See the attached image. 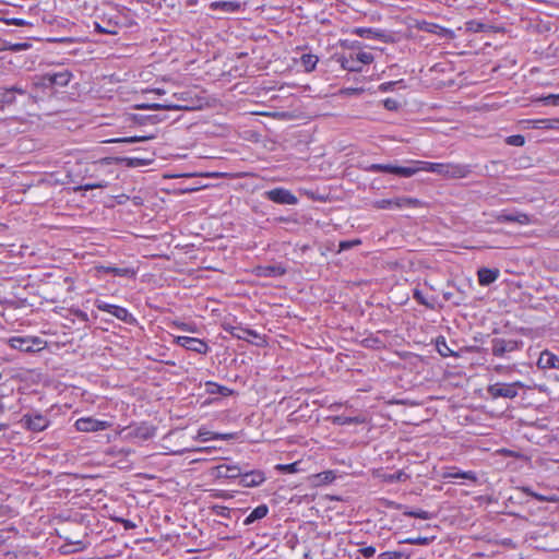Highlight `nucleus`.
I'll list each match as a JSON object with an SVG mask.
<instances>
[{"mask_svg": "<svg viewBox=\"0 0 559 559\" xmlns=\"http://www.w3.org/2000/svg\"><path fill=\"white\" fill-rule=\"evenodd\" d=\"M81 316H82L83 318H86V313H84V312H81Z\"/></svg>", "mask_w": 559, "mask_h": 559, "instance_id": "obj_63", "label": "nucleus"}, {"mask_svg": "<svg viewBox=\"0 0 559 559\" xmlns=\"http://www.w3.org/2000/svg\"><path fill=\"white\" fill-rule=\"evenodd\" d=\"M28 47V44H15L13 47H12V50L14 51H20L22 49H26Z\"/></svg>", "mask_w": 559, "mask_h": 559, "instance_id": "obj_54", "label": "nucleus"}, {"mask_svg": "<svg viewBox=\"0 0 559 559\" xmlns=\"http://www.w3.org/2000/svg\"><path fill=\"white\" fill-rule=\"evenodd\" d=\"M356 34L365 38H372L380 35L379 33L372 31L371 28H358L356 31Z\"/></svg>", "mask_w": 559, "mask_h": 559, "instance_id": "obj_44", "label": "nucleus"}, {"mask_svg": "<svg viewBox=\"0 0 559 559\" xmlns=\"http://www.w3.org/2000/svg\"><path fill=\"white\" fill-rule=\"evenodd\" d=\"M199 100L194 99L191 92L183 91L175 93L171 100H165L164 105H171L176 107H165V110H192L195 109Z\"/></svg>", "mask_w": 559, "mask_h": 559, "instance_id": "obj_2", "label": "nucleus"}, {"mask_svg": "<svg viewBox=\"0 0 559 559\" xmlns=\"http://www.w3.org/2000/svg\"><path fill=\"white\" fill-rule=\"evenodd\" d=\"M383 106L388 110L395 111L400 108V103L394 98H386L383 100Z\"/></svg>", "mask_w": 559, "mask_h": 559, "instance_id": "obj_45", "label": "nucleus"}, {"mask_svg": "<svg viewBox=\"0 0 559 559\" xmlns=\"http://www.w3.org/2000/svg\"><path fill=\"white\" fill-rule=\"evenodd\" d=\"M365 421L364 418L361 417H349V416H344V415H340V416H335L333 418V423L334 424H337V425H350V424H362Z\"/></svg>", "mask_w": 559, "mask_h": 559, "instance_id": "obj_28", "label": "nucleus"}, {"mask_svg": "<svg viewBox=\"0 0 559 559\" xmlns=\"http://www.w3.org/2000/svg\"><path fill=\"white\" fill-rule=\"evenodd\" d=\"M211 511L213 514L222 518H229L230 516V509L225 506H213L211 508Z\"/></svg>", "mask_w": 559, "mask_h": 559, "instance_id": "obj_37", "label": "nucleus"}, {"mask_svg": "<svg viewBox=\"0 0 559 559\" xmlns=\"http://www.w3.org/2000/svg\"><path fill=\"white\" fill-rule=\"evenodd\" d=\"M499 223H516L520 225H528L534 223V219L528 214L516 212V213H503L497 217Z\"/></svg>", "mask_w": 559, "mask_h": 559, "instance_id": "obj_16", "label": "nucleus"}, {"mask_svg": "<svg viewBox=\"0 0 559 559\" xmlns=\"http://www.w3.org/2000/svg\"><path fill=\"white\" fill-rule=\"evenodd\" d=\"M106 185H103V183H94V182H91V183H86L84 186H81L80 188H78L79 190H93V189H98V188H104Z\"/></svg>", "mask_w": 559, "mask_h": 559, "instance_id": "obj_49", "label": "nucleus"}, {"mask_svg": "<svg viewBox=\"0 0 559 559\" xmlns=\"http://www.w3.org/2000/svg\"><path fill=\"white\" fill-rule=\"evenodd\" d=\"M413 298L420 305L429 308V309H433L435 306L433 304L429 302L428 299L424 296V294L421 293V290L419 289H415L414 293H413Z\"/></svg>", "mask_w": 559, "mask_h": 559, "instance_id": "obj_34", "label": "nucleus"}, {"mask_svg": "<svg viewBox=\"0 0 559 559\" xmlns=\"http://www.w3.org/2000/svg\"><path fill=\"white\" fill-rule=\"evenodd\" d=\"M507 144L512 146H523L525 143V139L521 134L510 135L506 140Z\"/></svg>", "mask_w": 559, "mask_h": 559, "instance_id": "obj_40", "label": "nucleus"}, {"mask_svg": "<svg viewBox=\"0 0 559 559\" xmlns=\"http://www.w3.org/2000/svg\"><path fill=\"white\" fill-rule=\"evenodd\" d=\"M3 21L8 25H15V26H27V25H31L29 22H27V21H25L23 19H16V17L4 19Z\"/></svg>", "mask_w": 559, "mask_h": 559, "instance_id": "obj_46", "label": "nucleus"}, {"mask_svg": "<svg viewBox=\"0 0 559 559\" xmlns=\"http://www.w3.org/2000/svg\"><path fill=\"white\" fill-rule=\"evenodd\" d=\"M175 343L198 354H206L210 349L209 345L203 340L190 336H177Z\"/></svg>", "mask_w": 559, "mask_h": 559, "instance_id": "obj_9", "label": "nucleus"}, {"mask_svg": "<svg viewBox=\"0 0 559 559\" xmlns=\"http://www.w3.org/2000/svg\"><path fill=\"white\" fill-rule=\"evenodd\" d=\"M491 352L496 357H504L508 353L519 350L523 342L514 338L495 337L491 340Z\"/></svg>", "mask_w": 559, "mask_h": 559, "instance_id": "obj_5", "label": "nucleus"}, {"mask_svg": "<svg viewBox=\"0 0 559 559\" xmlns=\"http://www.w3.org/2000/svg\"><path fill=\"white\" fill-rule=\"evenodd\" d=\"M215 5L222 8L226 12H234L240 7L239 3L233 1L217 2Z\"/></svg>", "mask_w": 559, "mask_h": 559, "instance_id": "obj_38", "label": "nucleus"}, {"mask_svg": "<svg viewBox=\"0 0 559 559\" xmlns=\"http://www.w3.org/2000/svg\"><path fill=\"white\" fill-rule=\"evenodd\" d=\"M179 328H180L181 330H183V331H191V332H193V331H194V330H193L189 324H187V323H181V324L179 325Z\"/></svg>", "mask_w": 559, "mask_h": 559, "instance_id": "obj_56", "label": "nucleus"}, {"mask_svg": "<svg viewBox=\"0 0 559 559\" xmlns=\"http://www.w3.org/2000/svg\"><path fill=\"white\" fill-rule=\"evenodd\" d=\"M355 55L361 68L364 64H369L374 60L373 55L370 52L359 51L356 52Z\"/></svg>", "mask_w": 559, "mask_h": 559, "instance_id": "obj_36", "label": "nucleus"}, {"mask_svg": "<svg viewBox=\"0 0 559 559\" xmlns=\"http://www.w3.org/2000/svg\"><path fill=\"white\" fill-rule=\"evenodd\" d=\"M67 40H69V38H52V39H50V41H52V43H62V41H67Z\"/></svg>", "mask_w": 559, "mask_h": 559, "instance_id": "obj_57", "label": "nucleus"}, {"mask_svg": "<svg viewBox=\"0 0 559 559\" xmlns=\"http://www.w3.org/2000/svg\"><path fill=\"white\" fill-rule=\"evenodd\" d=\"M239 484L242 487H258L265 480V475L261 471H248L241 468Z\"/></svg>", "mask_w": 559, "mask_h": 559, "instance_id": "obj_13", "label": "nucleus"}, {"mask_svg": "<svg viewBox=\"0 0 559 559\" xmlns=\"http://www.w3.org/2000/svg\"><path fill=\"white\" fill-rule=\"evenodd\" d=\"M435 537H409L400 542V544H409V545H429Z\"/></svg>", "mask_w": 559, "mask_h": 559, "instance_id": "obj_31", "label": "nucleus"}, {"mask_svg": "<svg viewBox=\"0 0 559 559\" xmlns=\"http://www.w3.org/2000/svg\"><path fill=\"white\" fill-rule=\"evenodd\" d=\"M154 139V135H139L111 140L112 143H135Z\"/></svg>", "mask_w": 559, "mask_h": 559, "instance_id": "obj_30", "label": "nucleus"}, {"mask_svg": "<svg viewBox=\"0 0 559 559\" xmlns=\"http://www.w3.org/2000/svg\"><path fill=\"white\" fill-rule=\"evenodd\" d=\"M413 169L418 171H429L438 174L445 178H465L469 174V168L462 164L452 163H430L424 160H412Z\"/></svg>", "mask_w": 559, "mask_h": 559, "instance_id": "obj_1", "label": "nucleus"}, {"mask_svg": "<svg viewBox=\"0 0 559 559\" xmlns=\"http://www.w3.org/2000/svg\"><path fill=\"white\" fill-rule=\"evenodd\" d=\"M318 61V57L312 53H304L300 57V63L307 72L314 70Z\"/></svg>", "mask_w": 559, "mask_h": 559, "instance_id": "obj_26", "label": "nucleus"}, {"mask_svg": "<svg viewBox=\"0 0 559 559\" xmlns=\"http://www.w3.org/2000/svg\"><path fill=\"white\" fill-rule=\"evenodd\" d=\"M522 491L530 497H533V493H535V491H533L530 487H523Z\"/></svg>", "mask_w": 559, "mask_h": 559, "instance_id": "obj_55", "label": "nucleus"}, {"mask_svg": "<svg viewBox=\"0 0 559 559\" xmlns=\"http://www.w3.org/2000/svg\"><path fill=\"white\" fill-rule=\"evenodd\" d=\"M165 107H173L171 105H164V103H153V104H140L136 105L139 109H151V110H165Z\"/></svg>", "mask_w": 559, "mask_h": 559, "instance_id": "obj_39", "label": "nucleus"}, {"mask_svg": "<svg viewBox=\"0 0 559 559\" xmlns=\"http://www.w3.org/2000/svg\"><path fill=\"white\" fill-rule=\"evenodd\" d=\"M337 62L341 64V67L344 70L350 71V72H360L361 67L357 60V57L354 52H350L349 55L340 56L337 57Z\"/></svg>", "mask_w": 559, "mask_h": 559, "instance_id": "obj_20", "label": "nucleus"}, {"mask_svg": "<svg viewBox=\"0 0 559 559\" xmlns=\"http://www.w3.org/2000/svg\"><path fill=\"white\" fill-rule=\"evenodd\" d=\"M9 344L14 349H19L22 352H31L33 350V345H39L40 341L38 338L14 336L9 340Z\"/></svg>", "mask_w": 559, "mask_h": 559, "instance_id": "obj_18", "label": "nucleus"}, {"mask_svg": "<svg viewBox=\"0 0 559 559\" xmlns=\"http://www.w3.org/2000/svg\"><path fill=\"white\" fill-rule=\"evenodd\" d=\"M234 438V433H215L212 439L230 440Z\"/></svg>", "mask_w": 559, "mask_h": 559, "instance_id": "obj_52", "label": "nucleus"}, {"mask_svg": "<svg viewBox=\"0 0 559 559\" xmlns=\"http://www.w3.org/2000/svg\"><path fill=\"white\" fill-rule=\"evenodd\" d=\"M96 29L102 33V34H105V33H108L105 28H103L99 24H96Z\"/></svg>", "mask_w": 559, "mask_h": 559, "instance_id": "obj_58", "label": "nucleus"}, {"mask_svg": "<svg viewBox=\"0 0 559 559\" xmlns=\"http://www.w3.org/2000/svg\"><path fill=\"white\" fill-rule=\"evenodd\" d=\"M7 426L4 424H0V431L3 430Z\"/></svg>", "mask_w": 559, "mask_h": 559, "instance_id": "obj_62", "label": "nucleus"}, {"mask_svg": "<svg viewBox=\"0 0 559 559\" xmlns=\"http://www.w3.org/2000/svg\"><path fill=\"white\" fill-rule=\"evenodd\" d=\"M110 425L108 421L94 419L92 417L80 418L75 421V428L79 431H84V432L105 430Z\"/></svg>", "mask_w": 559, "mask_h": 559, "instance_id": "obj_11", "label": "nucleus"}, {"mask_svg": "<svg viewBox=\"0 0 559 559\" xmlns=\"http://www.w3.org/2000/svg\"><path fill=\"white\" fill-rule=\"evenodd\" d=\"M229 333L233 337L243 340L255 345H262L264 343L263 337L255 331L242 326H231Z\"/></svg>", "mask_w": 559, "mask_h": 559, "instance_id": "obj_10", "label": "nucleus"}, {"mask_svg": "<svg viewBox=\"0 0 559 559\" xmlns=\"http://www.w3.org/2000/svg\"><path fill=\"white\" fill-rule=\"evenodd\" d=\"M21 423H23L26 429L35 432L45 430L49 424L48 419L41 414H25L23 415Z\"/></svg>", "mask_w": 559, "mask_h": 559, "instance_id": "obj_12", "label": "nucleus"}, {"mask_svg": "<svg viewBox=\"0 0 559 559\" xmlns=\"http://www.w3.org/2000/svg\"><path fill=\"white\" fill-rule=\"evenodd\" d=\"M358 243H360V241H359V240H354V241H342V242L340 243V248H341L342 250H345V249H349V248H350V247H353L354 245H358Z\"/></svg>", "mask_w": 559, "mask_h": 559, "instance_id": "obj_51", "label": "nucleus"}, {"mask_svg": "<svg viewBox=\"0 0 559 559\" xmlns=\"http://www.w3.org/2000/svg\"><path fill=\"white\" fill-rule=\"evenodd\" d=\"M106 273H111L116 276H124V277H132L134 276V271L129 267H114V266H107L104 267Z\"/></svg>", "mask_w": 559, "mask_h": 559, "instance_id": "obj_27", "label": "nucleus"}, {"mask_svg": "<svg viewBox=\"0 0 559 559\" xmlns=\"http://www.w3.org/2000/svg\"><path fill=\"white\" fill-rule=\"evenodd\" d=\"M128 160V165L129 166H140V165H144V160L140 159V158H135V157H131V158H127Z\"/></svg>", "mask_w": 559, "mask_h": 559, "instance_id": "obj_50", "label": "nucleus"}, {"mask_svg": "<svg viewBox=\"0 0 559 559\" xmlns=\"http://www.w3.org/2000/svg\"><path fill=\"white\" fill-rule=\"evenodd\" d=\"M36 86L39 87H52V80L50 78V73L43 74L38 78V81L35 83Z\"/></svg>", "mask_w": 559, "mask_h": 559, "instance_id": "obj_41", "label": "nucleus"}, {"mask_svg": "<svg viewBox=\"0 0 559 559\" xmlns=\"http://www.w3.org/2000/svg\"><path fill=\"white\" fill-rule=\"evenodd\" d=\"M285 269L281 265H266L259 267V275L261 276H281L285 274Z\"/></svg>", "mask_w": 559, "mask_h": 559, "instance_id": "obj_25", "label": "nucleus"}, {"mask_svg": "<svg viewBox=\"0 0 559 559\" xmlns=\"http://www.w3.org/2000/svg\"><path fill=\"white\" fill-rule=\"evenodd\" d=\"M536 102H540L546 106L559 107V94H549L547 96L537 98Z\"/></svg>", "mask_w": 559, "mask_h": 559, "instance_id": "obj_33", "label": "nucleus"}, {"mask_svg": "<svg viewBox=\"0 0 559 559\" xmlns=\"http://www.w3.org/2000/svg\"><path fill=\"white\" fill-rule=\"evenodd\" d=\"M50 78L52 80V84L58 86H67L72 78V73L68 70L50 73Z\"/></svg>", "mask_w": 559, "mask_h": 559, "instance_id": "obj_23", "label": "nucleus"}, {"mask_svg": "<svg viewBox=\"0 0 559 559\" xmlns=\"http://www.w3.org/2000/svg\"><path fill=\"white\" fill-rule=\"evenodd\" d=\"M265 197L267 200L277 203V204H287L294 205L298 202L296 195H294L289 190L284 188H275L265 192Z\"/></svg>", "mask_w": 559, "mask_h": 559, "instance_id": "obj_8", "label": "nucleus"}, {"mask_svg": "<svg viewBox=\"0 0 559 559\" xmlns=\"http://www.w3.org/2000/svg\"><path fill=\"white\" fill-rule=\"evenodd\" d=\"M421 202L415 198L401 197L395 199H382L374 202L373 206L377 209H402V207H418Z\"/></svg>", "mask_w": 559, "mask_h": 559, "instance_id": "obj_7", "label": "nucleus"}, {"mask_svg": "<svg viewBox=\"0 0 559 559\" xmlns=\"http://www.w3.org/2000/svg\"><path fill=\"white\" fill-rule=\"evenodd\" d=\"M537 367L539 369H557L559 370V357L554 353L545 349L540 353Z\"/></svg>", "mask_w": 559, "mask_h": 559, "instance_id": "obj_17", "label": "nucleus"}, {"mask_svg": "<svg viewBox=\"0 0 559 559\" xmlns=\"http://www.w3.org/2000/svg\"><path fill=\"white\" fill-rule=\"evenodd\" d=\"M437 349L439 354L443 357H449L453 355V350L448 346L444 337H440L437 340Z\"/></svg>", "mask_w": 559, "mask_h": 559, "instance_id": "obj_32", "label": "nucleus"}, {"mask_svg": "<svg viewBox=\"0 0 559 559\" xmlns=\"http://www.w3.org/2000/svg\"><path fill=\"white\" fill-rule=\"evenodd\" d=\"M499 275L500 271L498 269L481 267L477 271L478 283L481 286H489L497 281Z\"/></svg>", "mask_w": 559, "mask_h": 559, "instance_id": "obj_19", "label": "nucleus"}, {"mask_svg": "<svg viewBox=\"0 0 559 559\" xmlns=\"http://www.w3.org/2000/svg\"><path fill=\"white\" fill-rule=\"evenodd\" d=\"M444 478H463L475 483L477 480L476 474L472 471L460 472L455 467L451 472L444 474Z\"/></svg>", "mask_w": 559, "mask_h": 559, "instance_id": "obj_24", "label": "nucleus"}, {"mask_svg": "<svg viewBox=\"0 0 559 559\" xmlns=\"http://www.w3.org/2000/svg\"><path fill=\"white\" fill-rule=\"evenodd\" d=\"M404 514L406 516L421 519V520H430L432 518V514L425 510L405 511Z\"/></svg>", "mask_w": 559, "mask_h": 559, "instance_id": "obj_35", "label": "nucleus"}, {"mask_svg": "<svg viewBox=\"0 0 559 559\" xmlns=\"http://www.w3.org/2000/svg\"><path fill=\"white\" fill-rule=\"evenodd\" d=\"M524 388V385L521 382H513V383H500L497 382L495 384H490L487 388V393L491 399H514L519 394V389Z\"/></svg>", "mask_w": 559, "mask_h": 559, "instance_id": "obj_3", "label": "nucleus"}, {"mask_svg": "<svg viewBox=\"0 0 559 559\" xmlns=\"http://www.w3.org/2000/svg\"><path fill=\"white\" fill-rule=\"evenodd\" d=\"M213 475L217 478H239L241 467L238 465L221 464L213 468Z\"/></svg>", "mask_w": 559, "mask_h": 559, "instance_id": "obj_15", "label": "nucleus"}, {"mask_svg": "<svg viewBox=\"0 0 559 559\" xmlns=\"http://www.w3.org/2000/svg\"><path fill=\"white\" fill-rule=\"evenodd\" d=\"M95 307L100 311L110 313L127 324L136 323V319L123 307L111 305L100 299L95 300Z\"/></svg>", "mask_w": 559, "mask_h": 559, "instance_id": "obj_4", "label": "nucleus"}, {"mask_svg": "<svg viewBox=\"0 0 559 559\" xmlns=\"http://www.w3.org/2000/svg\"><path fill=\"white\" fill-rule=\"evenodd\" d=\"M209 386H214L215 390H211L212 393H219L224 396H227L231 393V390L226 388V386H223V385H218L216 383H213V382H209L207 383Z\"/></svg>", "mask_w": 559, "mask_h": 559, "instance_id": "obj_43", "label": "nucleus"}, {"mask_svg": "<svg viewBox=\"0 0 559 559\" xmlns=\"http://www.w3.org/2000/svg\"><path fill=\"white\" fill-rule=\"evenodd\" d=\"M25 95L26 90L20 84H15L11 87L0 86V104L10 106L15 103V95Z\"/></svg>", "mask_w": 559, "mask_h": 559, "instance_id": "obj_14", "label": "nucleus"}, {"mask_svg": "<svg viewBox=\"0 0 559 559\" xmlns=\"http://www.w3.org/2000/svg\"><path fill=\"white\" fill-rule=\"evenodd\" d=\"M395 84L396 82H385L379 86V90L382 92H388L391 91Z\"/></svg>", "mask_w": 559, "mask_h": 559, "instance_id": "obj_53", "label": "nucleus"}, {"mask_svg": "<svg viewBox=\"0 0 559 559\" xmlns=\"http://www.w3.org/2000/svg\"><path fill=\"white\" fill-rule=\"evenodd\" d=\"M276 468H277L278 471H282V472H284V473H289V474H292V473H296V472H298V471H299V468H298V463H297V462H295V463H290V464H278V465L276 466Z\"/></svg>", "mask_w": 559, "mask_h": 559, "instance_id": "obj_42", "label": "nucleus"}, {"mask_svg": "<svg viewBox=\"0 0 559 559\" xmlns=\"http://www.w3.org/2000/svg\"><path fill=\"white\" fill-rule=\"evenodd\" d=\"M368 171L370 173H388L393 174L399 177L403 178H409L417 174V169H413L412 166L403 167V166H395L391 164H371L368 168Z\"/></svg>", "mask_w": 559, "mask_h": 559, "instance_id": "obj_6", "label": "nucleus"}, {"mask_svg": "<svg viewBox=\"0 0 559 559\" xmlns=\"http://www.w3.org/2000/svg\"><path fill=\"white\" fill-rule=\"evenodd\" d=\"M533 127L535 129L559 130V118L536 119L533 120Z\"/></svg>", "mask_w": 559, "mask_h": 559, "instance_id": "obj_22", "label": "nucleus"}, {"mask_svg": "<svg viewBox=\"0 0 559 559\" xmlns=\"http://www.w3.org/2000/svg\"><path fill=\"white\" fill-rule=\"evenodd\" d=\"M533 498L539 502H556L557 501V498H555V497H548V496H544V495H540L537 492L533 493Z\"/></svg>", "mask_w": 559, "mask_h": 559, "instance_id": "obj_48", "label": "nucleus"}, {"mask_svg": "<svg viewBox=\"0 0 559 559\" xmlns=\"http://www.w3.org/2000/svg\"><path fill=\"white\" fill-rule=\"evenodd\" d=\"M269 513V508L266 504H260L245 519L243 524L250 525L253 522L265 518Z\"/></svg>", "mask_w": 559, "mask_h": 559, "instance_id": "obj_21", "label": "nucleus"}, {"mask_svg": "<svg viewBox=\"0 0 559 559\" xmlns=\"http://www.w3.org/2000/svg\"><path fill=\"white\" fill-rule=\"evenodd\" d=\"M481 29H483V24L478 23V24L476 25L475 31H481Z\"/></svg>", "mask_w": 559, "mask_h": 559, "instance_id": "obj_60", "label": "nucleus"}, {"mask_svg": "<svg viewBox=\"0 0 559 559\" xmlns=\"http://www.w3.org/2000/svg\"><path fill=\"white\" fill-rule=\"evenodd\" d=\"M443 298H444L445 300H450V299L452 298V293H444V294H443Z\"/></svg>", "mask_w": 559, "mask_h": 559, "instance_id": "obj_59", "label": "nucleus"}, {"mask_svg": "<svg viewBox=\"0 0 559 559\" xmlns=\"http://www.w3.org/2000/svg\"><path fill=\"white\" fill-rule=\"evenodd\" d=\"M124 526H126V527H129V526H133V525H132V524H130V522H129V521H124Z\"/></svg>", "mask_w": 559, "mask_h": 559, "instance_id": "obj_61", "label": "nucleus"}, {"mask_svg": "<svg viewBox=\"0 0 559 559\" xmlns=\"http://www.w3.org/2000/svg\"><path fill=\"white\" fill-rule=\"evenodd\" d=\"M365 558H371L374 556L376 554V548L373 546H368V547H364V548H360L358 550Z\"/></svg>", "mask_w": 559, "mask_h": 559, "instance_id": "obj_47", "label": "nucleus"}, {"mask_svg": "<svg viewBox=\"0 0 559 559\" xmlns=\"http://www.w3.org/2000/svg\"><path fill=\"white\" fill-rule=\"evenodd\" d=\"M379 559H409L411 555L401 550L384 551L378 556Z\"/></svg>", "mask_w": 559, "mask_h": 559, "instance_id": "obj_29", "label": "nucleus"}]
</instances>
